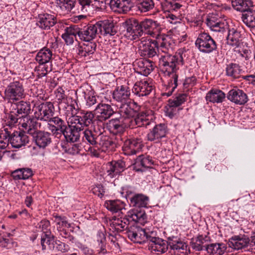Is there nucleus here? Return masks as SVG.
I'll use <instances>...</instances> for the list:
<instances>
[{
    "instance_id": "nucleus-1",
    "label": "nucleus",
    "mask_w": 255,
    "mask_h": 255,
    "mask_svg": "<svg viewBox=\"0 0 255 255\" xmlns=\"http://www.w3.org/2000/svg\"><path fill=\"white\" fill-rule=\"evenodd\" d=\"M185 56V50L183 49H178L174 55H161L159 58L161 70L165 76L169 77L167 84L165 85L163 88L162 96L169 97L177 87L178 76L176 71L178 69V65L183 64Z\"/></svg>"
},
{
    "instance_id": "nucleus-2",
    "label": "nucleus",
    "mask_w": 255,
    "mask_h": 255,
    "mask_svg": "<svg viewBox=\"0 0 255 255\" xmlns=\"http://www.w3.org/2000/svg\"><path fill=\"white\" fill-rule=\"evenodd\" d=\"M121 143L120 141L118 140L116 143L112 141L108 136L105 135L102 133H100L95 145L88 147L86 148V150L88 154L91 156L99 157L101 152L109 153L112 151L116 147L117 144H120Z\"/></svg>"
},
{
    "instance_id": "nucleus-3",
    "label": "nucleus",
    "mask_w": 255,
    "mask_h": 255,
    "mask_svg": "<svg viewBox=\"0 0 255 255\" xmlns=\"http://www.w3.org/2000/svg\"><path fill=\"white\" fill-rule=\"evenodd\" d=\"M139 53L141 56L153 58L158 55L157 42L147 37H142L138 43Z\"/></svg>"
},
{
    "instance_id": "nucleus-4",
    "label": "nucleus",
    "mask_w": 255,
    "mask_h": 255,
    "mask_svg": "<svg viewBox=\"0 0 255 255\" xmlns=\"http://www.w3.org/2000/svg\"><path fill=\"white\" fill-rule=\"evenodd\" d=\"M24 92L23 85L19 81L10 82L4 90V99L10 103H13L23 97Z\"/></svg>"
},
{
    "instance_id": "nucleus-5",
    "label": "nucleus",
    "mask_w": 255,
    "mask_h": 255,
    "mask_svg": "<svg viewBox=\"0 0 255 255\" xmlns=\"http://www.w3.org/2000/svg\"><path fill=\"white\" fill-rule=\"evenodd\" d=\"M195 45L199 51L205 53H210L217 49L215 41L207 33L203 32L199 34Z\"/></svg>"
},
{
    "instance_id": "nucleus-6",
    "label": "nucleus",
    "mask_w": 255,
    "mask_h": 255,
    "mask_svg": "<svg viewBox=\"0 0 255 255\" xmlns=\"http://www.w3.org/2000/svg\"><path fill=\"white\" fill-rule=\"evenodd\" d=\"M94 118L91 112H78L76 117L72 118L70 120V126L77 129L83 130L85 127L90 125Z\"/></svg>"
},
{
    "instance_id": "nucleus-7",
    "label": "nucleus",
    "mask_w": 255,
    "mask_h": 255,
    "mask_svg": "<svg viewBox=\"0 0 255 255\" xmlns=\"http://www.w3.org/2000/svg\"><path fill=\"white\" fill-rule=\"evenodd\" d=\"M102 98L95 109V114L99 121H105L109 119L115 113L111 106L108 103L109 98L106 96H101Z\"/></svg>"
},
{
    "instance_id": "nucleus-8",
    "label": "nucleus",
    "mask_w": 255,
    "mask_h": 255,
    "mask_svg": "<svg viewBox=\"0 0 255 255\" xmlns=\"http://www.w3.org/2000/svg\"><path fill=\"white\" fill-rule=\"evenodd\" d=\"M55 109L52 103H42L36 107L34 117L37 120L48 122L54 114Z\"/></svg>"
},
{
    "instance_id": "nucleus-9",
    "label": "nucleus",
    "mask_w": 255,
    "mask_h": 255,
    "mask_svg": "<svg viewBox=\"0 0 255 255\" xmlns=\"http://www.w3.org/2000/svg\"><path fill=\"white\" fill-rule=\"evenodd\" d=\"M77 104L75 100L72 102L62 101L59 102L58 108L60 112L66 117L67 122L70 126V120L72 118L76 117L78 113L79 109L76 107Z\"/></svg>"
},
{
    "instance_id": "nucleus-10",
    "label": "nucleus",
    "mask_w": 255,
    "mask_h": 255,
    "mask_svg": "<svg viewBox=\"0 0 255 255\" xmlns=\"http://www.w3.org/2000/svg\"><path fill=\"white\" fill-rule=\"evenodd\" d=\"M139 23L143 33L144 32L145 34L155 38L161 34V26L157 21L151 19H145Z\"/></svg>"
},
{
    "instance_id": "nucleus-11",
    "label": "nucleus",
    "mask_w": 255,
    "mask_h": 255,
    "mask_svg": "<svg viewBox=\"0 0 255 255\" xmlns=\"http://www.w3.org/2000/svg\"><path fill=\"white\" fill-rule=\"evenodd\" d=\"M35 117L31 118L27 116H22L19 121V125L21 126L24 132L33 135L41 126Z\"/></svg>"
},
{
    "instance_id": "nucleus-12",
    "label": "nucleus",
    "mask_w": 255,
    "mask_h": 255,
    "mask_svg": "<svg viewBox=\"0 0 255 255\" xmlns=\"http://www.w3.org/2000/svg\"><path fill=\"white\" fill-rule=\"evenodd\" d=\"M153 119V115L152 111H141L135 118L134 117L133 118L128 126L130 128H133L135 126L138 127L147 126L150 124Z\"/></svg>"
},
{
    "instance_id": "nucleus-13",
    "label": "nucleus",
    "mask_w": 255,
    "mask_h": 255,
    "mask_svg": "<svg viewBox=\"0 0 255 255\" xmlns=\"http://www.w3.org/2000/svg\"><path fill=\"white\" fill-rule=\"evenodd\" d=\"M169 243L165 240L159 238H149L148 250L153 253L157 255L165 253L168 249Z\"/></svg>"
},
{
    "instance_id": "nucleus-14",
    "label": "nucleus",
    "mask_w": 255,
    "mask_h": 255,
    "mask_svg": "<svg viewBox=\"0 0 255 255\" xmlns=\"http://www.w3.org/2000/svg\"><path fill=\"white\" fill-rule=\"evenodd\" d=\"M129 221L126 217L120 218L113 216L107 221V225L109 226V229L113 232H122L128 229Z\"/></svg>"
},
{
    "instance_id": "nucleus-15",
    "label": "nucleus",
    "mask_w": 255,
    "mask_h": 255,
    "mask_svg": "<svg viewBox=\"0 0 255 255\" xmlns=\"http://www.w3.org/2000/svg\"><path fill=\"white\" fill-rule=\"evenodd\" d=\"M109 127L111 132L117 135L116 137L117 140L120 139L121 141H123L126 136L122 134L124 133L125 128L128 127L124 124V121L120 118L112 119L109 121Z\"/></svg>"
},
{
    "instance_id": "nucleus-16",
    "label": "nucleus",
    "mask_w": 255,
    "mask_h": 255,
    "mask_svg": "<svg viewBox=\"0 0 255 255\" xmlns=\"http://www.w3.org/2000/svg\"><path fill=\"white\" fill-rule=\"evenodd\" d=\"M129 221V225H135V224L144 225L146 222V215L145 211L141 209H132L127 213L126 216Z\"/></svg>"
},
{
    "instance_id": "nucleus-17",
    "label": "nucleus",
    "mask_w": 255,
    "mask_h": 255,
    "mask_svg": "<svg viewBox=\"0 0 255 255\" xmlns=\"http://www.w3.org/2000/svg\"><path fill=\"white\" fill-rule=\"evenodd\" d=\"M57 22L56 17L54 14L43 13L38 15L36 25L40 28L48 30Z\"/></svg>"
},
{
    "instance_id": "nucleus-18",
    "label": "nucleus",
    "mask_w": 255,
    "mask_h": 255,
    "mask_svg": "<svg viewBox=\"0 0 255 255\" xmlns=\"http://www.w3.org/2000/svg\"><path fill=\"white\" fill-rule=\"evenodd\" d=\"M167 133L166 126L164 124H158L154 127L147 134L148 140L159 142L160 140L166 136Z\"/></svg>"
},
{
    "instance_id": "nucleus-19",
    "label": "nucleus",
    "mask_w": 255,
    "mask_h": 255,
    "mask_svg": "<svg viewBox=\"0 0 255 255\" xmlns=\"http://www.w3.org/2000/svg\"><path fill=\"white\" fill-rule=\"evenodd\" d=\"M7 129V131L10 135V131H9L7 128L4 129V131L1 133H4L5 130ZM9 141L13 147L18 148L22 146H24L28 143L29 139L28 137L24 133L22 132L14 131L11 134V136L9 135Z\"/></svg>"
},
{
    "instance_id": "nucleus-20",
    "label": "nucleus",
    "mask_w": 255,
    "mask_h": 255,
    "mask_svg": "<svg viewBox=\"0 0 255 255\" xmlns=\"http://www.w3.org/2000/svg\"><path fill=\"white\" fill-rule=\"evenodd\" d=\"M153 90L152 86L145 80L136 82L133 85L132 93L138 97L147 96Z\"/></svg>"
},
{
    "instance_id": "nucleus-21",
    "label": "nucleus",
    "mask_w": 255,
    "mask_h": 255,
    "mask_svg": "<svg viewBox=\"0 0 255 255\" xmlns=\"http://www.w3.org/2000/svg\"><path fill=\"white\" fill-rule=\"evenodd\" d=\"M118 113L120 115V118L124 121V124L128 126L133 118L136 115V111L134 110L130 105L127 103L122 104L119 108Z\"/></svg>"
},
{
    "instance_id": "nucleus-22",
    "label": "nucleus",
    "mask_w": 255,
    "mask_h": 255,
    "mask_svg": "<svg viewBox=\"0 0 255 255\" xmlns=\"http://www.w3.org/2000/svg\"><path fill=\"white\" fill-rule=\"evenodd\" d=\"M142 141L140 139H128L124 141L123 150L125 155L135 154L138 152L141 146Z\"/></svg>"
},
{
    "instance_id": "nucleus-23",
    "label": "nucleus",
    "mask_w": 255,
    "mask_h": 255,
    "mask_svg": "<svg viewBox=\"0 0 255 255\" xmlns=\"http://www.w3.org/2000/svg\"><path fill=\"white\" fill-rule=\"evenodd\" d=\"M126 28L124 35L130 40H135L143 35L139 23L134 22L133 23L127 24Z\"/></svg>"
},
{
    "instance_id": "nucleus-24",
    "label": "nucleus",
    "mask_w": 255,
    "mask_h": 255,
    "mask_svg": "<svg viewBox=\"0 0 255 255\" xmlns=\"http://www.w3.org/2000/svg\"><path fill=\"white\" fill-rule=\"evenodd\" d=\"M169 246L172 253L175 255H188L189 253L186 243L177 239L170 241Z\"/></svg>"
},
{
    "instance_id": "nucleus-25",
    "label": "nucleus",
    "mask_w": 255,
    "mask_h": 255,
    "mask_svg": "<svg viewBox=\"0 0 255 255\" xmlns=\"http://www.w3.org/2000/svg\"><path fill=\"white\" fill-rule=\"evenodd\" d=\"M96 24L90 25L87 27H84L80 30L79 29V37L80 39L85 42H91L96 37L97 34H99Z\"/></svg>"
},
{
    "instance_id": "nucleus-26",
    "label": "nucleus",
    "mask_w": 255,
    "mask_h": 255,
    "mask_svg": "<svg viewBox=\"0 0 255 255\" xmlns=\"http://www.w3.org/2000/svg\"><path fill=\"white\" fill-rule=\"evenodd\" d=\"M134 65L137 72L144 76H147L149 74L154 67L152 61L145 59H139L136 60Z\"/></svg>"
},
{
    "instance_id": "nucleus-27",
    "label": "nucleus",
    "mask_w": 255,
    "mask_h": 255,
    "mask_svg": "<svg viewBox=\"0 0 255 255\" xmlns=\"http://www.w3.org/2000/svg\"><path fill=\"white\" fill-rule=\"evenodd\" d=\"M96 24L98 26V27H97L98 33L102 35H109L112 36L114 35L117 32L114 27V23L111 20L106 19L97 22Z\"/></svg>"
},
{
    "instance_id": "nucleus-28",
    "label": "nucleus",
    "mask_w": 255,
    "mask_h": 255,
    "mask_svg": "<svg viewBox=\"0 0 255 255\" xmlns=\"http://www.w3.org/2000/svg\"><path fill=\"white\" fill-rule=\"evenodd\" d=\"M227 98L230 101L236 104L243 105L248 101V97L243 90L239 89L231 90L228 95Z\"/></svg>"
},
{
    "instance_id": "nucleus-29",
    "label": "nucleus",
    "mask_w": 255,
    "mask_h": 255,
    "mask_svg": "<svg viewBox=\"0 0 255 255\" xmlns=\"http://www.w3.org/2000/svg\"><path fill=\"white\" fill-rule=\"evenodd\" d=\"M153 164V161L151 157L141 155L138 156L134 164V169L137 171H143L145 169L150 168Z\"/></svg>"
},
{
    "instance_id": "nucleus-30",
    "label": "nucleus",
    "mask_w": 255,
    "mask_h": 255,
    "mask_svg": "<svg viewBox=\"0 0 255 255\" xmlns=\"http://www.w3.org/2000/svg\"><path fill=\"white\" fill-rule=\"evenodd\" d=\"M110 5L113 10L119 13H126L131 8L129 0H111Z\"/></svg>"
},
{
    "instance_id": "nucleus-31",
    "label": "nucleus",
    "mask_w": 255,
    "mask_h": 255,
    "mask_svg": "<svg viewBox=\"0 0 255 255\" xmlns=\"http://www.w3.org/2000/svg\"><path fill=\"white\" fill-rule=\"evenodd\" d=\"M124 202L119 200H108L105 203L106 208L113 213H118L119 216L124 214L126 210Z\"/></svg>"
},
{
    "instance_id": "nucleus-32",
    "label": "nucleus",
    "mask_w": 255,
    "mask_h": 255,
    "mask_svg": "<svg viewBox=\"0 0 255 255\" xmlns=\"http://www.w3.org/2000/svg\"><path fill=\"white\" fill-rule=\"evenodd\" d=\"M130 95V89L126 85L117 87L113 93V98L120 102H125L129 98Z\"/></svg>"
},
{
    "instance_id": "nucleus-33",
    "label": "nucleus",
    "mask_w": 255,
    "mask_h": 255,
    "mask_svg": "<svg viewBox=\"0 0 255 255\" xmlns=\"http://www.w3.org/2000/svg\"><path fill=\"white\" fill-rule=\"evenodd\" d=\"M108 176L114 178L124 170V163L121 161H113L107 164Z\"/></svg>"
},
{
    "instance_id": "nucleus-34",
    "label": "nucleus",
    "mask_w": 255,
    "mask_h": 255,
    "mask_svg": "<svg viewBox=\"0 0 255 255\" xmlns=\"http://www.w3.org/2000/svg\"><path fill=\"white\" fill-rule=\"evenodd\" d=\"M241 31L238 28H232L228 31L227 43L232 46L239 47L242 41Z\"/></svg>"
},
{
    "instance_id": "nucleus-35",
    "label": "nucleus",
    "mask_w": 255,
    "mask_h": 255,
    "mask_svg": "<svg viewBox=\"0 0 255 255\" xmlns=\"http://www.w3.org/2000/svg\"><path fill=\"white\" fill-rule=\"evenodd\" d=\"M79 28L76 25L67 27L64 30V33L62 35V38L67 45L72 44L76 38V35L79 36Z\"/></svg>"
},
{
    "instance_id": "nucleus-36",
    "label": "nucleus",
    "mask_w": 255,
    "mask_h": 255,
    "mask_svg": "<svg viewBox=\"0 0 255 255\" xmlns=\"http://www.w3.org/2000/svg\"><path fill=\"white\" fill-rule=\"evenodd\" d=\"M225 97V94L221 90L213 89L207 93L206 100L207 101L213 103H220L223 101Z\"/></svg>"
},
{
    "instance_id": "nucleus-37",
    "label": "nucleus",
    "mask_w": 255,
    "mask_h": 255,
    "mask_svg": "<svg viewBox=\"0 0 255 255\" xmlns=\"http://www.w3.org/2000/svg\"><path fill=\"white\" fill-rule=\"evenodd\" d=\"M129 200L130 205L133 207L145 208L148 204L149 198L142 194H136L130 197Z\"/></svg>"
},
{
    "instance_id": "nucleus-38",
    "label": "nucleus",
    "mask_w": 255,
    "mask_h": 255,
    "mask_svg": "<svg viewBox=\"0 0 255 255\" xmlns=\"http://www.w3.org/2000/svg\"><path fill=\"white\" fill-rule=\"evenodd\" d=\"M156 41L157 42L158 53L163 52L164 55L168 54L171 50V47L169 44V38L165 35L160 34L156 38Z\"/></svg>"
},
{
    "instance_id": "nucleus-39",
    "label": "nucleus",
    "mask_w": 255,
    "mask_h": 255,
    "mask_svg": "<svg viewBox=\"0 0 255 255\" xmlns=\"http://www.w3.org/2000/svg\"><path fill=\"white\" fill-rule=\"evenodd\" d=\"M36 144L40 148H45L51 142L50 134L48 132L39 131L35 136Z\"/></svg>"
},
{
    "instance_id": "nucleus-40",
    "label": "nucleus",
    "mask_w": 255,
    "mask_h": 255,
    "mask_svg": "<svg viewBox=\"0 0 255 255\" xmlns=\"http://www.w3.org/2000/svg\"><path fill=\"white\" fill-rule=\"evenodd\" d=\"M52 55V51L50 49L44 47L37 53L35 60L40 65L45 64L51 61Z\"/></svg>"
},
{
    "instance_id": "nucleus-41",
    "label": "nucleus",
    "mask_w": 255,
    "mask_h": 255,
    "mask_svg": "<svg viewBox=\"0 0 255 255\" xmlns=\"http://www.w3.org/2000/svg\"><path fill=\"white\" fill-rule=\"evenodd\" d=\"M232 5L236 10L245 12L254 6L252 0H232Z\"/></svg>"
},
{
    "instance_id": "nucleus-42",
    "label": "nucleus",
    "mask_w": 255,
    "mask_h": 255,
    "mask_svg": "<svg viewBox=\"0 0 255 255\" xmlns=\"http://www.w3.org/2000/svg\"><path fill=\"white\" fill-rule=\"evenodd\" d=\"M227 249L224 243H212L206 247V250L209 255H222Z\"/></svg>"
},
{
    "instance_id": "nucleus-43",
    "label": "nucleus",
    "mask_w": 255,
    "mask_h": 255,
    "mask_svg": "<svg viewBox=\"0 0 255 255\" xmlns=\"http://www.w3.org/2000/svg\"><path fill=\"white\" fill-rule=\"evenodd\" d=\"M99 134L95 130L88 128L85 129L83 132L82 139L83 141L89 144V146H95L97 142Z\"/></svg>"
},
{
    "instance_id": "nucleus-44",
    "label": "nucleus",
    "mask_w": 255,
    "mask_h": 255,
    "mask_svg": "<svg viewBox=\"0 0 255 255\" xmlns=\"http://www.w3.org/2000/svg\"><path fill=\"white\" fill-rule=\"evenodd\" d=\"M161 6L164 12L167 13L178 11L182 5L174 1L163 0L161 2Z\"/></svg>"
},
{
    "instance_id": "nucleus-45",
    "label": "nucleus",
    "mask_w": 255,
    "mask_h": 255,
    "mask_svg": "<svg viewBox=\"0 0 255 255\" xmlns=\"http://www.w3.org/2000/svg\"><path fill=\"white\" fill-rule=\"evenodd\" d=\"M209 241V237L206 235H200L197 237L195 239L193 240L191 242L192 248L198 251L206 250V247L208 246L207 243Z\"/></svg>"
},
{
    "instance_id": "nucleus-46",
    "label": "nucleus",
    "mask_w": 255,
    "mask_h": 255,
    "mask_svg": "<svg viewBox=\"0 0 255 255\" xmlns=\"http://www.w3.org/2000/svg\"><path fill=\"white\" fill-rule=\"evenodd\" d=\"M231 243L235 250H239L249 246V239L245 235L235 236Z\"/></svg>"
},
{
    "instance_id": "nucleus-47",
    "label": "nucleus",
    "mask_w": 255,
    "mask_h": 255,
    "mask_svg": "<svg viewBox=\"0 0 255 255\" xmlns=\"http://www.w3.org/2000/svg\"><path fill=\"white\" fill-rule=\"evenodd\" d=\"M69 128H66V129L62 134L64 135L67 141L72 142L77 141L80 137L79 131L82 130L77 129L76 128L70 125Z\"/></svg>"
},
{
    "instance_id": "nucleus-48",
    "label": "nucleus",
    "mask_w": 255,
    "mask_h": 255,
    "mask_svg": "<svg viewBox=\"0 0 255 255\" xmlns=\"http://www.w3.org/2000/svg\"><path fill=\"white\" fill-rule=\"evenodd\" d=\"M11 107L12 110H14L18 115L22 114L27 115L31 110L30 103L23 101L13 104Z\"/></svg>"
},
{
    "instance_id": "nucleus-49",
    "label": "nucleus",
    "mask_w": 255,
    "mask_h": 255,
    "mask_svg": "<svg viewBox=\"0 0 255 255\" xmlns=\"http://www.w3.org/2000/svg\"><path fill=\"white\" fill-rule=\"evenodd\" d=\"M243 22L248 27H255V10L250 8L242 15Z\"/></svg>"
},
{
    "instance_id": "nucleus-50",
    "label": "nucleus",
    "mask_w": 255,
    "mask_h": 255,
    "mask_svg": "<svg viewBox=\"0 0 255 255\" xmlns=\"http://www.w3.org/2000/svg\"><path fill=\"white\" fill-rule=\"evenodd\" d=\"M96 242L97 243V251L100 254L105 255L107 253L106 248V238L105 234L102 232L99 231L96 236Z\"/></svg>"
},
{
    "instance_id": "nucleus-51",
    "label": "nucleus",
    "mask_w": 255,
    "mask_h": 255,
    "mask_svg": "<svg viewBox=\"0 0 255 255\" xmlns=\"http://www.w3.org/2000/svg\"><path fill=\"white\" fill-rule=\"evenodd\" d=\"M226 71L228 76L236 79L240 77L242 70L238 64L231 63L227 65Z\"/></svg>"
},
{
    "instance_id": "nucleus-52",
    "label": "nucleus",
    "mask_w": 255,
    "mask_h": 255,
    "mask_svg": "<svg viewBox=\"0 0 255 255\" xmlns=\"http://www.w3.org/2000/svg\"><path fill=\"white\" fill-rule=\"evenodd\" d=\"M9 135V133L7 129L5 130L4 133H0V160L5 152V149L8 145Z\"/></svg>"
},
{
    "instance_id": "nucleus-53",
    "label": "nucleus",
    "mask_w": 255,
    "mask_h": 255,
    "mask_svg": "<svg viewBox=\"0 0 255 255\" xmlns=\"http://www.w3.org/2000/svg\"><path fill=\"white\" fill-rule=\"evenodd\" d=\"M75 0H56V4L62 11H70L74 7Z\"/></svg>"
},
{
    "instance_id": "nucleus-54",
    "label": "nucleus",
    "mask_w": 255,
    "mask_h": 255,
    "mask_svg": "<svg viewBox=\"0 0 255 255\" xmlns=\"http://www.w3.org/2000/svg\"><path fill=\"white\" fill-rule=\"evenodd\" d=\"M137 6L140 12H145L153 9L154 3L152 0H139Z\"/></svg>"
},
{
    "instance_id": "nucleus-55",
    "label": "nucleus",
    "mask_w": 255,
    "mask_h": 255,
    "mask_svg": "<svg viewBox=\"0 0 255 255\" xmlns=\"http://www.w3.org/2000/svg\"><path fill=\"white\" fill-rule=\"evenodd\" d=\"M136 241L134 243L141 244L144 242L146 240H149L150 237L148 235V232H147L145 229H142L136 226Z\"/></svg>"
},
{
    "instance_id": "nucleus-56",
    "label": "nucleus",
    "mask_w": 255,
    "mask_h": 255,
    "mask_svg": "<svg viewBox=\"0 0 255 255\" xmlns=\"http://www.w3.org/2000/svg\"><path fill=\"white\" fill-rule=\"evenodd\" d=\"M53 216L54 219V222L57 226V230L64 228H69L71 227L70 224L68 223L66 217L59 216L57 214H54Z\"/></svg>"
},
{
    "instance_id": "nucleus-57",
    "label": "nucleus",
    "mask_w": 255,
    "mask_h": 255,
    "mask_svg": "<svg viewBox=\"0 0 255 255\" xmlns=\"http://www.w3.org/2000/svg\"><path fill=\"white\" fill-rule=\"evenodd\" d=\"M228 24L226 20L220 19L218 21L215 23L210 28L212 31L216 32H224L228 28Z\"/></svg>"
},
{
    "instance_id": "nucleus-58",
    "label": "nucleus",
    "mask_w": 255,
    "mask_h": 255,
    "mask_svg": "<svg viewBox=\"0 0 255 255\" xmlns=\"http://www.w3.org/2000/svg\"><path fill=\"white\" fill-rule=\"evenodd\" d=\"M48 122L53 123L56 126L57 129L59 130L62 133L66 129L67 125L65 122L57 117H52L51 119Z\"/></svg>"
},
{
    "instance_id": "nucleus-59",
    "label": "nucleus",
    "mask_w": 255,
    "mask_h": 255,
    "mask_svg": "<svg viewBox=\"0 0 255 255\" xmlns=\"http://www.w3.org/2000/svg\"><path fill=\"white\" fill-rule=\"evenodd\" d=\"M187 98L186 94H180L172 100H169V105L171 107H177L184 103Z\"/></svg>"
},
{
    "instance_id": "nucleus-60",
    "label": "nucleus",
    "mask_w": 255,
    "mask_h": 255,
    "mask_svg": "<svg viewBox=\"0 0 255 255\" xmlns=\"http://www.w3.org/2000/svg\"><path fill=\"white\" fill-rule=\"evenodd\" d=\"M166 19L171 24H176L180 22L181 20L180 14L178 11L165 13Z\"/></svg>"
},
{
    "instance_id": "nucleus-61",
    "label": "nucleus",
    "mask_w": 255,
    "mask_h": 255,
    "mask_svg": "<svg viewBox=\"0 0 255 255\" xmlns=\"http://www.w3.org/2000/svg\"><path fill=\"white\" fill-rule=\"evenodd\" d=\"M75 246L79 248L84 255H95L94 251L80 242H76Z\"/></svg>"
},
{
    "instance_id": "nucleus-62",
    "label": "nucleus",
    "mask_w": 255,
    "mask_h": 255,
    "mask_svg": "<svg viewBox=\"0 0 255 255\" xmlns=\"http://www.w3.org/2000/svg\"><path fill=\"white\" fill-rule=\"evenodd\" d=\"M21 119L20 117H18V115H16L15 111H11L7 120V125L9 127L11 128L17 123L18 120Z\"/></svg>"
},
{
    "instance_id": "nucleus-63",
    "label": "nucleus",
    "mask_w": 255,
    "mask_h": 255,
    "mask_svg": "<svg viewBox=\"0 0 255 255\" xmlns=\"http://www.w3.org/2000/svg\"><path fill=\"white\" fill-rule=\"evenodd\" d=\"M84 98L88 107H91L97 102L96 96L90 91L85 93Z\"/></svg>"
},
{
    "instance_id": "nucleus-64",
    "label": "nucleus",
    "mask_w": 255,
    "mask_h": 255,
    "mask_svg": "<svg viewBox=\"0 0 255 255\" xmlns=\"http://www.w3.org/2000/svg\"><path fill=\"white\" fill-rule=\"evenodd\" d=\"M184 28H177L175 30L174 35V40L178 41V42L181 43L186 40L187 37V34L184 31H182L181 33L179 32L182 31Z\"/></svg>"
}]
</instances>
